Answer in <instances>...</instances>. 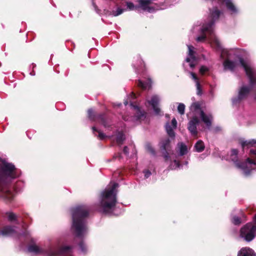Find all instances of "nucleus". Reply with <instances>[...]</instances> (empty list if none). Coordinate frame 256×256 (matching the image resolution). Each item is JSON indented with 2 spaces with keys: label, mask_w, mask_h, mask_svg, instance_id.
Wrapping results in <instances>:
<instances>
[{
  "label": "nucleus",
  "mask_w": 256,
  "mask_h": 256,
  "mask_svg": "<svg viewBox=\"0 0 256 256\" xmlns=\"http://www.w3.org/2000/svg\"><path fill=\"white\" fill-rule=\"evenodd\" d=\"M15 229L10 226H6L2 230L1 234L3 236H12L15 232Z\"/></svg>",
  "instance_id": "nucleus-18"
},
{
  "label": "nucleus",
  "mask_w": 256,
  "mask_h": 256,
  "mask_svg": "<svg viewBox=\"0 0 256 256\" xmlns=\"http://www.w3.org/2000/svg\"><path fill=\"white\" fill-rule=\"evenodd\" d=\"M60 244V242H58L56 244L50 246L47 250H44L33 243V256L34 255L72 256L73 247L72 246H62Z\"/></svg>",
  "instance_id": "nucleus-6"
},
{
  "label": "nucleus",
  "mask_w": 256,
  "mask_h": 256,
  "mask_svg": "<svg viewBox=\"0 0 256 256\" xmlns=\"http://www.w3.org/2000/svg\"><path fill=\"white\" fill-rule=\"evenodd\" d=\"M238 256H256L254 250L250 248H242L238 254Z\"/></svg>",
  "instance_id": "nucleus-15"
},
{
  "label": "nucleus",
  "mask_w": 256,
  "mask_h": 256,
  "mask_svg": "<svg viewBox=\"0 0 256 256\" xmlns=\"http://www.w3.org/2000/svg\"><path fill=\"white\" fill-rule=\"evenodd\" d=\"M209 11V16L207 20L204 21L199 28L201 36H198L196 40L198 42H204L208 37L212 46L220 52L221 58L224 59L229 56V50L223 48L214 32V24L223 14V12L216 6L210 8Z\"/></svg>",
  "instance_id": "nucleus-1"
},
{
  "label": "nucleus",
  "mask_w": 256,
  "mask_h": 256,
  "mask_svg": "<svg viewBox=\"0 0 256 256\" xmlns=\"http://www.w3.org/2000/svg\"><path fill=\"white\" fill-rule=\"evenodd\" d=\"M202 142L200 140H199L198 141L196 142L195 144H202Z\"/></svg>",
  "instance_id": "nucleus-43"
},
{
  "label": "nucleus",
  "mask_w": 256,
  "mask_h": 256,
  "mask_svg": "<svg viewBox=\"0 0 256 256\" xmlns=\"http://www.w3.org/2000/svg\"><path fill=\"white\" fill-rule=\"evenodd\" d=\"M92 128L94 134H95L96 132H98V138L100 140H104L106 138V136L103 132L98 130L95 126H92Z\"/></svg>",
  "instance_id": "nucleus-23"
},
{
  "label": "nucleus",
  "mask_w": 256,
  "mask_h": 256,
  "mask_svg": "<svg viewBox=\"0 0 256 256\" xmlns=\"http://www.w3.org/2000/svg\"><path fill=\"white\" fill-rule=\"evenodd\" d=\"M170 138H166V142H164L162 143H161L160 144H170Z\"/></svg>",
  "instance_id": "nucleus-40"
},
{
  "label": "nucleus",
  "mask_w": 256,
  "mask_h": 256,
  "mask_svg": "<svg viewBox=\"0 0 256 256\" xmlns=\"http://www.w3.org/2000/svg\"><path fill=\"white\" fill-rule=\"evenodd\" d=\"M146 150L151 155L154 156L156 155V152L154 149L152 148V145H147L146 147Z\"/></svg>",
  "instance_id": "nucleus-33"
},
{
  "label": "nucleus",
  "mask_w": 256,
  "mask_h": 256,
  "mask_svg": "<svg viewBox=\"0 0 256 256\" xmlns=\"http://www.w3.org/2000/svg\"><path fill=\"white\" fill-rule=\"evenodd\" d=\"M130 106L133 107L135 110H138L136 117L138 120L141 119L142 118L145 116V112L140 110L139 108L137 106H134L132 102H130Z\"/></svg>",
  "instance_id": "nucleus-20"
},
{
  "label": "nucleus",
  "mask_w": 256,
  "mask_h": 256,
  "mask_svg": "<svg viewBox=\"0 0 256 256\" xmlns=\"http://www.w3.org/2000/svg\"><path fill=\"white\" fill-rule=\"evenodd\" d=\"M132 66H134V68H135V70H136V73L139 72H138V69L137 68H136V66H135L134 64H132Z\"/></svg>",
  "instance_id": "nucleus-44"
},
{
  "label": "nucleus",
  "mask_w": 256,
  "mask_h": 256,
  "mask_svg": "<svg viewBox=\"0 0 256 256\" xmlns=\"http://www.w3.org/2000/svg\"><path fill=\"white\" fill-rule=\"evenodd\" d=\"M250 153L252 156L256 158L254 162L248 158L242 164L238 162V150L235 149L232 150L230 157V160L234 162L238 168L242 170L244 174L246 176H250L253 170H256V150L253 148L250 149Z\"/></svg>",
  "instance_id": "nucleus-7"
},
{
  "label": "nucleus",
  "mask_w": 256,
  "mask_h": 256,
  "mask_svg": "<svg viewBox=\"0 0 256 256\" xmlns=\"http://www.w3.org/2000/svg\"><path fill=\"white\" fill-rule=\"evenodd\" d=\"M127 8L130 10H137L138 6H134L132 2H126Z\"/></svg>",
  "instance_id": "nucleus-30"
},
{
  "label": "nucleus",
  "mask_w": 256,
  "mask_h": 256,
  "mask_svg": "<svg viewBox=\"0 0 256 256\" xmlns=\"http://www.w3.org/2000/svg\"><path fill=\"white\" fill-rule=\"evenodd\" d=\"M128 150H129L127 146H125L124 148V150H123L124 153L126 155H127L128 153Z\"/></svg>",
  "instance_id": "nucleus-39"
},
{
  "label": "nucleus",
  "mask_w": 256,
  "mask_h": 256,
  "mask_svg": "<svg viewBox=\"0 0 256 256\" xmlns=\"http://www.w3.org/2000/svg\"><path fill=\"white\" fill-rule=\"evenodd\" d=\"M32 75H34V72L33 71V74H32Z\"/></svg>",
  "instance_id": "nucleus-55"
},
{
  "label": "nucleus",
  "mask_w": 256,
  "mask_h": 256,
  "mask_svg": "<svg viewBox=\"0 0 256 256\" xmlns=\"http://www.w3.org/2000/svg\"><path fill=\"white\" fill-rule=\"evenodd\" d=\"M34 64L33 63V66H32V68H34Z\"/></svg>",
  "instance_id": "nucleus-54"
},
{
  "label": "nucleus",
  "mask_w": 256,
  "mask_h": 256,
  "mask_svg": "<svg viewBox=\"0 0 256 256\" xmlns=\"http://www.w3.org/2000/svg\"><path fill=\"white\" fill-rule=\"evenodd\" d=\"M178 112L180 114H184V110H185V106L184 104L182 103H180L178 104Z\"/></svg>",
  "instance_id": "nucleus-29"
},
{
  "label": "nucleus",
  "mask_w": 256,
  "mask_h": 256,
  "mask_svg": "<svg viewBox=\"0 0 256 256\" xmlns=\"http://www.w3.org/2000/svg\"><path fill=\"white\" fill-rule=\"evenodd\" d=\"M192 78L195 81L196 87V93L198 95L202 94V90L200 88V85L198 81V79L196 74L192 72H190Z\"/></svg>",
  "instance_id": "nucleus-17"
},
{
  "label": "nucleus",
  "mask_w": 256,
  "mask_h": 256,
  "mask_svg": "<svg viewBox=\"0 0 256 256\" xmlns=\"http://www.w3.org/2000/svg\"><path fill=\"white\" fill-rule=\"evenodd\" d=\"M147 102L150 104L156 114L158 115L160 112V109L158 107V104L160 102V98L158 95L154 94L152 96L150 100H146Z\"/></svg>",
  "instance_id": "nucleus-12"
},
{
  "label": "nucleus",
  "mask_w": 256,
  "mask_h": 256,
  "mask_svg": "<svg viewBox=\"0 0 256 256\" xmlns=\"http://www.w3.org/2000/svg\"><path fill=\"white\" fill-rule=\"evenodd\" d=\"M7 214L9 220L12 221L16 220V216L14 213L8 212Z\"/></svg>",
  "instance_id": "nucleus-36"
},
{
  "label": "nucleus",
  "mask_w": 256,
  "mask_h": 256,
  "mask_svg": "<svg viewBox=\"0 0 256 256\" xmlns=\"http://www.w3.org/2000/svg\"><path fill=\"white\" fill-rule=\"evenodd\" d=\"M72 218V230L76 236L83 238L88 233L86 218L90 209L85 205H80L71 210Z\"/></svg>",
  "instance_id": "nucleus-3"
},
{
  "label": "nucleus",
  "mask_w": 256,
  "mask_h": 256,
  "mask_svg": "<svg viewBox=\"0 0 256 256\" xmlns=\"http://www.w3.org/2000/svg\"><path fill=\"white\" fill-rule=\"evenodd\" d=\"M238 144H256V139H252L248 140H246L244 138H239L238 140Z\"/></svg>",
  "instance_id": "nucleus-22"
},
{
  "label": "nucleus",
  "mask_w": 256,
  "mask_h": 256,
  "mask_svg": "<svg viewBox=\"0 0 256 256\" xmlns=\"http://www.w3.org/2000/svg\"><path fill=\"white\" fill-rule=\"evenodd\" d=\"M190 110H193L195 114L200 113L202 120L206 124L208 129L210 128L212 119L211 114H206L204 111L201 110L200 104L198 102H194L190 106Z\"/></svg>",
  "instance_id": "nucleus-9"
},
{
  "label": "nucleus",
  "mask_w": 256,
  "mask_h": 256,
  "mask_svg": "<svg viewBox=\"0 0 256 256\" xmlns=\"http://www.w3.org/2000/svg\"><path fill=\"white\" fill-rule=\"evenodd\" d=\"M138 85L142 89L150 88L152 86V80L150 78H148L147 82H143L141 80H138Z\"/></svg>",
  "instance_id": "nucleus-19"
},
{
  "label": "nucleus",
  "mask_w": 256,
  "mask_h": 256,
  "mask_svg": "<svg viewBox=\"0 0 256 256\" xmlns=\"http://www.w3.org/2000/svg\"><path fill=\"white\" fill-rule=\"evenodd\" d=\"M144 176L146 178H148L151 175V172L150 171L148 170H146L144 172Z\"/></svg>",
  "instance_id": "nucleus-38"
},
{
  "label": "nucleus",
  "mask_w": 256,
  "mask_h": 256,
  "mask_svg": "<svg viewBox=\"0 0 256 256\" xmlns=\"http://www.w3.org/2000/svg\"><path fill=\"white\" fill-rule=\"evenodd\" d=\"M170 145H162V150H164V152H163L164 158H165L166 160H168V158H176V156L175 154H174L173 152H172L170 150H168V151H166V150L168 149L169 146Z\"/></svg>",
  "instance_id": "nucleus-16"
},
{
  "label": "nucleus",
  "mask_w": 256,
  "mask_h": 256,
  "mask_svg": "<svg viewBox=\"0 0 256 256\" xmlns=\"http://www.w3.org/2000/svg\"><path fill=\"white\" fill-rule=\"evenodd\" d=\"M188 164V162H186V165H187V164Z\"/></svg>",
  "instance_id": "nucleus-53"
},
{
  "label": "nucleus",
  "mask_w": 256,
  "mask_h": 256,
  "mask_svg": "<svg viewBox=\"0 0 256 256\" xmlns=\"http://www.w3.org/2000/svg\"><path fill=\"white\" fill-rule=\"evenodd\" d=\"M178 144H184L182 142H179L178 143Z\"/></svg>",
  "instance_id": "nucleus-52"
},
{
  "label": "nucleus",
  "mask_w": 256,
  "mask_h": 256,
  "mask_svg": "<svg viewBox=\"0 0 256 256\" xmlns=\"http://www.w3.org/2000/svg\"><path fill=\"white\" fill-rule=\"evenodd\" d=\"M128 100H126L124 102V104L125 106H126L128 104Z\"/></svg>",
  "instance_id": "nucleus-45"
},
{
  "label": "nucleus",
  "mask_w": 256,
  "mask_h": 256,
  "mask_svg": "<svg viewBox=\"0 0 256 256\" xmlns=\"http://www.w3.org/2000/svg\"><path fill=\"white\" fill-rule=\"evenodd\" d=\"M124 10H125L124 9L120 8H118L116 10L112 11L111 12V14L112 16H118L124 12Z\"/></svg>",
  "instance_id": "nucleus-26"
},
{
  "label": "nucleus",
  "mask_w": 256,
  "mask_h": 256,
  "mask_svg": "<svg viewBox=\"0 0 256 256\" xmlns=\"http://www.w3.org/2000/svg\"><path fill=\"white\" fill-rule=\"evenodd\" d=\"M178 150V156H183L188 152V148L186 145H178L177 148Z\"/></svg>",
  "instance_id": "nucleus-21"
},
{
  "label": "nucleus",
  "mask_w": 256,
  "mask_h": 256,
  "mask_svg": "<svg viewBox=\"0 0 256 256\" xmlns=\"http://www.w3.org/2000/svg\"><path fill=\"white\" fill-rule=\"evenodd\" d=\"M17 170L14 166L8 162L5 158L0 157V197L8 201L11 200L14 194L5 186L6 178H15L18 176Z\"/></svg>",
  "instance_id": "nucleus-4"
},
{
  "label": "nucleus",
  "mask_w": 256,
  "mask_h": 256,
  "mask_svg": "<svg viewBox=\"0 0 256 256\" xmlns=\"http://www.w3.org/2000/svg\"><path fill=\"white\" fill-rule=\"evenodd\" d=\"M131 96L132 97V98L134 99L136 98V95L134 93V92H132V95H131Z\"/></svg>",
  "instance_id": "nucleus-42"
},
{
  "label": "nucleus",
  "mask_w": 256,
  "mask_h": 256,
  "mask_svg": "<svg viewBox=\"0 0 256 256\" xmlns=\"http://www.w3.org/2000/svg\"><path fill=\"white\" fill-rule=\"evenodd\" d=\"M232 223L235 225H238L240 224L241 221L238 216H234L232 220Z\"/></svg>",
  "instance_id": "nucleus-35"
},
{
  "label": "nucleus",
  "mask_w": 256,
  "mask_h": 256,
  "mask_svg": "<svg viewBox=\"0 0 256 256\" xmlns=\"http://www.w3.org/2000/svg\"><path fill=\"white\" fill-rule=\"evenodd\" d=\"M92 4L93 7L94 8L95 11L97 13H99L100 10L98 9V6H96V4L95 0H92Z\"/></svg>",
  "instance_id": "nucleus-37"
},
{
  "label": "nucleus",
  "mask_w": 256,
  "mask_h": 256,
  "mask_svg": "<svg viewBox=\"0 0 256 256\" xmlns=\"http://www.w3.org/2000/svg\"><path fill=\"white\" fill-rule=\"evenodd\" d=\"M220 2L224 3L227 10L232 15H236L239 12V10L236 6L232 2V0H218Z\"/></svg>",
  "instance_id": "nucleus-14"
},
{
  "label": "nucleus",
  "mask_w": 256,
  "mask_h": 256,
  "mask_svg": "<svg viewBox=\"0 0 256 256\" xmlns=\"http://www.w3.org/2000/svg\"><path fill=\"white\" fill-rule=\"evenodd\" d=\"M210 70V68L208 66H202L200 68V73L202 75H204L206 72H208Z\"/></svg>",
  "instance_id": "nucleus-31"
},
{
  "label": "nucleus",
  "mask_w": 256,
  "mask_h": 256,
  "mask_svg": "<svg viewBox=\"0 0 256 256\" xmlns=\"http://www.w3.org/2000/svg\"><path fill=\"white\" fill-rule=\"evenodd\" d=\"M184 66V68H186V63H184V64H183Z\"/></svg>",
  "instance_id": "nucleus-50"
},
{
  "label": "nucleus",
  "mask_w": 256,
  "mask_h": 256,
  "mask_svg": "<svg viewBox=\"0 0 256 256\" xmlns=\"http://www.w3.org/2000/svg\"><path fill=\"white\" fill-rule=\"evenodd\" d=\"M254 221L256 222V216H254Z\"/></svg>",
  "instance_id": "nucleus-49"
},
{
  "label": "nucleus",
  "mask_w": 256,
  "mask_h": 256,
  "mask_svg": "<svg viewBox=\"0 0 256 256\" xmlns=\"http://www.w3.org/2000/svg\"><path fill=\"white\" fill-rule=\"evenodd\" d=\"M28 250L29 252H30L32 251V247H31V246H30L28 247Z\"/></svg>",
  "instance_id": "nucleus-46"
},
{
  "label": "nucleus",
  "mask_w": 256,
  "mask_h": 256,
  "mask_svg": "<svg viewBox=\"0 0 256 256\" xmlns=\"http://www.w3.org/2000/svg\"><path fill=\"white\" fill-rule=\"evenodd\" d=\"M214 131L216 132H218V131H220L221 130V128L220 126H216L214 128Z\"/></svg>",
  "instance_id": "nucleus-41"
},
{
  "label": "nucleus",
  "mask_w": 256,
  "mask_h": 256,
  "mask_svg": "<svg viewBox=\"0 0 256 256\" xmlns=\"http://www.w3.org/2000/svg\"><path fill=\"white\" fill-rule=\"evenodd\" d=\"M126 138V136L122 132H118L116 136V140L118 142H122Z\"/></svg>",
  "instance_id": "nucleus-24"
},
{
  "label": "nucleus",
  "mask_w": 256,
  "mask_h": 256,
  "mask_svg": "<svg viewBox=\"0 0 256 256\" xmlns=\"http://www.w3.org/2000/svg\"><path fill=\"white\" fill-rule=\"evenodd\" d=\"M246 145H242V149H244V146H246Z\"/></svg>",
  "instance_id": "nucleus-48"
},
{
  "label": "nucleus",
  "mask_w": 256,
  "mask_h": 256,
  "mask_svg": "<svg viewBox=\"0 0 256 256\" xmlns=\"http://www.w3.org/2000/svg\"><path fill=\"white\" fill-rule=\"evenodd\" d=\"M188 53L186 59V62L188 63L190 68H194L196 64V58L194 56V47L191 45H187Z\"/></svg>",
  "instance_id": "nucleus-10"
},
{
  "label": "nucleus",
  "mask_w": 256,
  "mask_h": 256,
  "mask_svg": "<svg viewBox=\"0 0 256 256\" xmlns=\"http://www.w3.org/2000/svg\"><path fill=\"white\" fill-rule=\"evenodd\" d=\"M121 106V104H118V106Z\"/></svg>",
  "instance_id": "nucleus-51"
},
{
  "label": "nucleus",
  "mask_w": 256,
  "mask_h": 256,
  "mask_svg": "<svg viewBox=\"0 0 256 256\" xmlns=\"http://www.w3.org/2000/svg\"><path fill=\"white\" fill-rule=\"evenodd\" d=\"M240 236L246 242L252 241L256 236V226L252 223H248L240 230Z\"/></svg>",
  "instance_id": "nucleus-8"
},
{
  "label": "nucleus",
  "mask_w": 256,
  "mask_h": 256,
  "mask_svg": "<svg viewBox=\"0 0 256 256\" xmlns=\"http://www.w3.org/2000/svg\"><path fill=\"white\" fill-rule=\"evenodd\" d=\"M177 127V121L174 118L172 119L171 122H167L165 126L166 132L171 139H174L175 137L174 130Z\"/></svg>",
  "instance_id": "nucleus-11"
},
{
  "label": "nucleus",
  "mask_w": 256,
  "mask_h": 256,
  "mask_svg": "<svg viewBox=\"0 0 256 256\" xmlns=\"http://www.w3.org/2000/svg\"><path fill=\"white\" fill-rule=\"evenodd\" d=\"M79 246L80 250L82 252L85 253L86 252V246L83 241H82L81 242H80Z\"/></svg>",
  "instance_id": "nucleus-32"
},
{
  "label": "nucleus",
  "mask_w": 256,
  "mask_h": 256,
  "mask_svg": "<svg viewBox=\"0 0 256 256\" xmlns=\"http://www.w3.org/2000/svg\"><path fill=\"white\" fill-rule=\"evenodd\" d=\"M88 117L91 120H96V116L92 108H90L88 110Z\"/></svg>",
  "instance_id": "nucleus-28"
},
{
  "label": "nucleus",
  "mask_w": 256,
  "mask_h": 256,
  "mask_svg": "<svg viewBox=\"0 0 256 256\" xmlns=\"http://www.w3.org/2000/svg\"><path fill=\"white\" fill-rule=\"evenodd\" d=\"M98 118L100 120L102 124H103L105 128H108L109 126L106 122L105 116L104 114L99 115Z\"/></svg>",
  "instance_id": "nucleus-27"
},
{
  "label": "nucleus",
  "mask_w": 256,
  "mask_h": 256,
  "mask_svg": "<svg viewBox=\"0 0 256 256\" xmlns=\"http://www.w3.org/2000/svg\"><path fill=\"white\" fill-rule=\"evenodd\" d=\"M199 123L200 120L196 116H193L192 118L188 122V130L190 132V134L194 136H196L198 132L196 126Z\"/></svg>",
  "instance_id": "nucleus-13"
},
{
  "label": "nucleus",
  "mask_w": 256,
  "mask_h": 256,
  "mask_svg": "<svg viewBox=\"0 0 256 256\" xmlns=\"http://www.w3.org/2000/svg\"><path fill=\"white\" fill-rule=\"evenodd\" d=\"M118 184L116 182H110V184L102 191L99 200L98 206L100 211L104 214H114L113 210L117 202L116 188Z\"/></svg>",
  "instance_id": "nucleus-5"
},
{
  "label": "nucleus",
  "mask_w": 256,
  "mask_h": 256,
  "mask_svg": "<svg viewBox=\"0 0 256 256\" xmlns=\"http://www.w3.org/2000/svg\"><path fill=\"white\" fill-rule=\"evenodd\" d=\"M194 150L197 152H201L204 149V145H194Z\"/></svg>",
  "instance_id": "nucleus-34"
},
{
  "label": "nucleus",
  "mask_w": 256,
  "mask_h": 256,
  "mask_svg": "<svg viewBox=\"0 0 256 256\" xmlns=\"http://www.w3.org/2000/svg\"><path fill=\"white\" fill-rule=\"evenodd\" d=\"M139 62H140V64H142V60H139Z\"/></svg>",
  "instance_id": "nucleus-47"
},
{
  "label": "nucleus",
  "mask_w": 256,
  "mask_h": 256,
  "mask_svg": "<svg viewBox=\"0 0 256 256\" xmlns=\"http://www.w3.org/2000/svg\"><path fill=\"white\" fill-rule=\"evenodd\" d=\"M180 166L181 165L179 162L177 160H174V162L170 164V168L171 170H176V168H180Z\"/></svg>",
  "instance_id": "nucleus-25"
},
{
  "label": "nucleus",
  "mask_w": 256,
  "mask_h": 256,
  "mask_svg": "<svg viewBox=\"0 0 256 256\" xmlns=\"http://www.w3.org/2000/svg\"><path fill=\"white\" fill-rule=\"evenodd\" d=\"M224 70H229L234 72L239 65L244 69L249 80V86H243L238 90V95L232 98V101L234 106H238L242 100L248 95L251 90H256V68L250 62H246L242 58H240L238 62L226 60L224 62ZM256 100V94L254 96Z\"/></svg>",
  "instance_id": "nucleus-2"
}]
</instances>
